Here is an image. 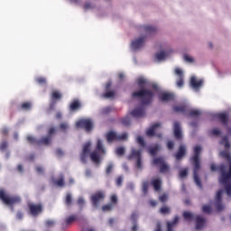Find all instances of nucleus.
Masks as SVG:
<instances>
[{
  "label": "nucleus",
  "instance_id": "nucleus-1",
  "mask_svg": "<svg viewBox=\"0 0 231 231\" xmlns=\"http://www.w3.org/2000/svg\"><path fill=\"white\" fill-rule=\"evenodd\" d=\"M219 144L224 145L226 149L219 152V156L228 162V170L226 171V165L225 163H221L218 166L212 163L210 169L212 172H220L218 183L224 186V190L227 198H231V154L228 151L230 149V140L228 139V135L224 136L220 140Z\"/></svg>",
  "mask_w": 231,
  "mask_h": 231
},
{
  "label": "nucleus",
  "instance_id": "nucleus-2",
  "mask_svg": "<svg viewBox=\"0 0 231 231\" xmlns=\"http://www.w3.org/2000/svg\"><path fill=\"white\" fill-rule=\"evenodd\" d=\"M138 87L140 90L135 91L132 94L133 98H137L143 106H149L152 104V99L154 98V92L145 88L147 84V79L143 78L137 79Z\"/></svg>",
  "mask_w": 231,
  "mask_h": 231
},
{
  "label": "nucleus",
  "instance_id": "nucleus-3",
  "mask_svg": "<svg viewBox=\"0 0 231 231\" xmlns=\"http://www.w3.org/2000/svg\"><path fill=\"white\" fill-rule=\"evenodd\" d=\"M201 151L200 145L195 146L193 148V155L189 158V162L193 166V180L199 189H203V183H201V179L198 174L201 170Z\"/></svg>",
  "mask_w": 231,
  "mask_h": 231
},
{
  "label": "nucleus",
  "instance_id": "nucleus-4",
  "mask_svg": "<svg viewBox=\"0 0 231 231\" xmlns=\"http://www.w3.org/2000/svg\"><path fill=\"white\" fill-rule=\"evenodd\" d=\"M141 31L143 32L144 34L131 42L130 46L133 51H138V50L143 48L148 37L154 35V33L158 32V29L152 25H143L141 26Z\"/></svg>",
  "mask_w": 231,
  "mask_h": 231
},
{
  "label": "nucleus",
  "instance_id": "nucleus-5",
  "mask_svg": "<svg viewBox=\"0 0 231 231\" xmlns=\"http://www.w3.org/2000/svg\"><path fill=\"white\" fill-rule=\"evenodd\" d=\"M0 199L4 205L10 208L11 212H15L14 206L19 205V203H21V197L17 195L10 196L6 194V192H5L3 189H0Z\"/></svg>",
  "mask_w": 231,
  "mask_h": 231
},
{
  "label": "nucleus",
  "instance_id": "nucleus-6",
  "mask_svg": "<svg viewBox=\"0 0 231 231\" xmlns=\"http://www.w3.org/2000/svg\"><path fill=\"white\" fill-rule=\"evenodd\" d=\"M77 129H84L87 133H91L95 129V123L90 118H81L76 122Z\"/></svg>",
  "mask_w": 231,
  "mask_h": 231
},
{
  "label": "nucleus",
  "instance_id": "nucleus-7",
  "mask_svg": "<svg viewBox=\"0 0 231 231\" xmlns=\"http://www.w3.org/2000/svg\"><path fill=\"white\" fill-rule=\"evenodd\" d=\"M55 134H57V128L51 127L46 136H42L41 139H38L37 145H51V140H53V136H55Z\"/></svg>",
  "mask_w": 231,
  "mask_h": 231
},
{
  "label": "nucleus",
  "instance_id": "nucleus-8",
  "mask_svg": "<svg viewBox=\"0 0 231 231\" xmlns=\"http://www.w3.org/2000/svg\"><path fill=\"white\" fill-rule=\"evenodd\" d=\"M152 165H155L156 167H160V172L162 174H165L166 172L171 171V166L167 164L165 162V157L159 156L152 160Z\"/></svg>",
  "mask_w": 231,
  "mask_h": 231
},
{
  "label": "nucleus",
  "instance_id": "nucleus-9",
  "mask_svg": "<svg viewBox=\"0 0 231 231\" xmlns=\"http://www.w3.org/2000/svg\"><path fill=\"white\" fill-rule=\"evenodd\" d=\"M225 192V189H220L217 191V194L215 196V208L218 212H223L225 210V203H223V193Z\"/></svg>",
  "mask_w": 231,
  "mask_h": 231
},
{
  "label": "nucleus",
  "instance_id": "nucleus-10",
  "mask_svg": "<svg viewBox=\"0 0 231 231\" xmlns=\"http://www.w3.org/2000/svg\"><path fill=\"white\" fill-rule=\"evenodd\" d=\"M62 99V94L59 93V91H54L51 94V101L49 105V107L45 110L46 115H51L52 111H55V107L57 106V100Z\"/></svg>",
  "mask_w": 231,
  "mask_h": 231
},
{
  "label": "nucleus",
  "instance_id": "nucleus-11",
  "mask_svg": "<svg viewBox=\"0 0 231 231\" xmlns=\"http://www.w3.org/2000/svg\"><path fill=\"white\" fill-rule=\"evenodd\" d=\"M141 106L134 108L131 112H129L130 116H133V118H135L136 120L140 118H145V116L147 115V112L145 111V106L143 105L142 101Z\"/></svg>",
  "mask_w": 231,
  "mask_h": 231
},
{
  "label": "nucleus",
  "instance_id": "nucleus-12",
  "mask_svg": "<svg viewBox=\"0 0 231 231\" xmlns=\"http://www.w3.org/2000/svg\"><path fill=\"white\" fill-rule=\"evenodd\" d=\"M106 199V194L103 191H97L90 197V203L93 208H98L100 201Z\"/></svg>",
  "mask_w": 231,
  "mask_h": 231
},
{
  "label": "nucleus",
  "instance_id": "nucleus-13",
  "mask_svg": "<svg viewBox=\"0 0 231 231\" xmlns=\"http://www.w3.org/2000/svg\"><path fill=\"white\" fill-rule=\"evenodd\" d=\"M89 154H91V143L88 142L83 145L82 152L79 153V160L83 165L88 163Z\"/></svg>",
  "mask_w": 231,
  "mask_h": 231
},
{
  "label": "nucleus",
  "instance_id": "nucleus-14",
  "mask_svg": "<svg viewBox=\"0 0 231 231\" xmlns=\"http://www.w3.org/2000/svg\"><path fill=\"white\" fill-rule=\"evenodd\" d=\"M75 221H84V217L82 215H70L69 217L65 218L64 222L61 223V230H66L69 225L75 223Z\"/></svg>",
  "mask_w": 231,
  "mask_h": 231
},
{
  "label": "nucleus",
  "instance_id": "nucleus-15",
  "mask_svg": "<svg viewBox=\"0 0 231 231\" xmlns=\"http://www.w3.org/2000/svg\"><path fill=\"white\" fill-rule=\"evenodd\" d=\"M205 81L203 79H199L196 76H192L190 78L189 86L194 89L197 93L203 88V84Z\"/></svg>",
  "mask_w": 231,
  "mask_h": 231
},
{
  "label": "nucleus",
  "instance_id": "nucleus-16",
  "mask_svg": "<svg viewBox=\"0 0 231 231\" xmlns=\"http://www.w3.org/2000/svg\"><path fill=\"white\" fill-rule=\"evenodd\" d=\"M176 162H181L184 156H187V145L180 144L178 151L173 154Z\"/></svg>",
  "mask_w": 231,
  "mask_h": 231
},
{
  "label": "nucleus",
  "instance_id": "nucleus-17",
  "mask_svg": "<svg viewBox=\"0 0 231 231\" xmlns=\"http://www.w3.org/2000/svg\"><path fill=\"white\" fill-rule=\"evenodd\" d=\"M28 207L31 215L33 216V217H37V216H39V214H42V210H44L42 204H29Z\"/></svg>",
  "mask_w": 231,
  "mask_h": 231
},
{
  "label": "nucleus",
  "instance_id": "nucleus-18",
  "mask_svg": "<svg viewBox=\"0 0 231 231\" xmlns=\"http://www.w3.org/2000/svg\"><path fill=\"white\" fill-rule=\"evenodd\" d=\"M173 134L176 140H183V133L181 132V125L180 122H174Z\"/></svg>",
  "mask_w": 231,
  "mask_h": 231
},
{
  "label": "nucleus",
  "instance_id": "nucleus-19",
  "mask_svg": "<svg viewBox=\"0 0 231 231\" xmlns=\"http://www.w3.org/2000/svg\"><path fill=\"white\" fill-rule=\"evenodd\" d=\"M205 225H207V218L203 217V216L199 215L196 217V230H203L205 228Z\"/></svg>",
  "mask_w": 231,
  "mask_h": 231
},
{
  "label": "nucleus",
  "instance_id": "nucleus-20",
  "mask_svg": "<svg viewBox=\"0 0 231 231\" xmlns=\"http://www.w3.org/2000/svg\"><path fill=\"white\" fill-rule=\"evenodd\" d=\"M178 223H180V217L176 215L173 220L166 222V231H174V228L178 226Z\"/></svg>",
  "mask_w": 231,
  "mask_h": 231
},
{
  "label": "nucleus",
  "instance_id": "nucleus-21",
  "mask_svg": "<svg viewBox=\"0 0 231 231\" xmlns=\"http://www.w3.org/2000/svg\"><path fill=\"white\" fill-rule=\"evenodd\" d=\"M119 123L124 125V127H131L133 125V119H131L130 114H126L124 117L119 119Z\"/></svg>",
  "mask_w": 231,
  "mask_h": 231
},
{
  "label": "nucleus",
  "instance_id": "nucleus-22",
  "mask_svg": "<svg viewBox=\"0 0 231 231\" xmlns=\"http://www.w3.org/2000/svg\"><path fill=\"white\" fill-rule=\"evenodd\" d=\"M215 118H217L223 125H228V114L227 113H218L215 114Z\"/></svg>",
  "mask_w": 231,
  "mask_h": 231
},
{
  "label": "nucleus",
  "instance_id": "nucleus-23",
  "mask_svg": "<svg viewBox=\"0 0 231 231\" xmlns=\"http://www.w3.org/2000/svg\"><path fill=\"white\" fill-rule=\"evenodd\" d=\"M90 160L95 165H100L102 163V157H100V153L97 151L90 153Z\"/></svg>",
  "mask_w": 231,
  "mask_h": 231
},
{
  "label": "nucleus",
  "instance_id": "nucleus-24",
  "mask_svg": "<svg viewBox=\"0 0 231 231\" xmlns=\"http://www.w3.org/2000/svg\"><path fill=\"white\" fill-rule=\"evenodd\" d=\"M175 73L179 76V79L176 82V85L179 88H183L185 81L183 80V70L181 69H175Z\"/></svg>",
  "mask_w": 231,
  "mask_h": 231
},
{
  "label": "nucleus",
  "instance_id": "nucleus-25",
  "mask_svg": "<svg viewBox=\"0 0 231 231\" xmlns=\"http://www.w3.org/2000/svg\"><path fill=\"white\" fill-rule=\"evenodd\" d=\"M82 108V104L79 99H74L69 105V111H79V109Z\"/></svg>",
  "mask_w": 231,
  "mask_h": 231
},
{
  "label": "nucleus",
  "instance_id": "nucleus-26",
  "mask_svg": "<svg viewBox=\"0 0 231 231\" xmlns=\"http://www.w3.org/2000/svg\"><path fill=\"white\" fill-rule=\"evenodd\" d=\"M158 127H162V124L156 123V124L152 125V126L146 131V134L148 136L156 135L155 131H156V129H158Z\"/></svg>",
  "mask_w": 231,
  "mask_h": 231
},
{
  "label": "nucleus",
  "instance_id": "nucleus-27",
  "mask_svg": "<svg viewBox=\"0 0 231 231\" xmlns=\"http://www.w3.org/2000/svg\"><path fill=\"white\" fill-rule=\"evenodd\" d=\"M136 158L138 160L139 158H142V151L136 150L134 148L132 149L131 154L128 155L127 160H133Z\"/></svg>",
  "mask_w": 231,
  "mask_h": 231
},
{
  "label": "nucleus",
  "instance_id": "nucleus-28",
  "mask_svg": "<svg viewBox=\"0 0 231 231\" xmlns=\"http://www.w3.org/2000/svg\"><path fill=\"white\" fill-rule=\"evenodd\" d=\"M160 145L159 144H155L152 147H148L146 149L147 152H149V154H151V156H157L158 152L160 151Z\"/></svg>",
  "mask_w": 231,
  "mask_h": 231
},
{
  "label": "nucleus",
  "instance_id": "nucleus-29",
  "mask_svg": "<svg viewBox=\"0 0 231 231\" xmlns=\"http://www.w3.org/2000/svg\"><path fill=\"white\" fill-rule=\"evenodd\" d=\"M162 102H169L174 100V94L164 92L160 97Z\"/></svg>",
  "mask_w": 231,
  "mask_h": 231
},
{
  "label": "nucleus",
  "instance_id": "nucleus-30",
  "mask_svg": "<svg viewBox=\"0 0 231 231\" xmlns=\"http://www.w3.org/2000/svg\"><path fill=\"white\" fill-rule=\"evenodd\" d=\"M184 221H188V223H190V221H194L195 217L191 212L184 211L183 214Z\"/></svg>",
  "mask_w": 231,
  "mask_h": 231
},
{
  "label": "nucleus",
  "instance_id": "nucleus-31",
  "mask_svg": "<svg viewBox=\"0 0 231 231\" xmlns=\"http://www.w3.org/2000/svg\"><path fill=\"white\" fill-rule=\"evenodd\" d=\"M96 150L97 151V152H102V154H106V149H104V143H102V140H97Z\"/></svg>",
  "mask_w": 231,
  "mask_h": 231
},
{
  "label": "nucleus",
  "instance_id": "nucleus-32",
  "mask_svg": "<svg viewBox=\"0 0 231 231\" xmlns=\"http://www.w3.org/2000/svg\"><path fill=\"white\" fill-rule=\"evenodd\" d=\"M166 58H167V53H165V51H161L160 52H157L155 54V59L159 60V62H161L162 60H165Z\"/></svg>",
  "mask_w": 231,
  "mask_h": 231
},
{
  "label": "nucleus",
  "instance_id": "nucleus-33",
  "mask_svg": "<svg viewBox=\"0 0 231 231\" xmlns=\"http://www.w3.org/2000/svg\"><path fill=\"white\" fill-rule=\"evenodd\" d=\"M136 142L140 147H143V149H145L147 147V143H145V139L142 135L137 136Z\"/></svg>",
  "mask_w": 231,
  "mask_h": 231
},
{
  "label": "nucleus",
  "instance_id": "nucleus-34",
  "mask_svg": "<svg viewBox=\"0 0 231 231\" xmlns=\"http://www.w3.org/2000/svg\"><path fill=\"white\" fill-rule=\"evenodd\" d=\"M173 111L175 113H186L187 112V106H173Z\"/></svg>",
  "mask_w": 231,
  "mask_h": 231
},
{
  "label": "nucleus",
  "instance_id": "nucleus-35",
  "mask_svg": "<svg viewBox=\"0 0 231 231\" xmlns=\"http://www.w3.org/2000/svg\"><path fill=\"white\" fill-rule=\"evenodd\" d=\"M154 190H162V180L155 179L152 181Z\"/></svg>",
  "mask_w": 231,
  "mask_h": 231
},
{
  "label": "nucleus",
  "instance_id": "nucleus-36",
  "mask_svg": "<svg viewBox=\"0 0 231 231\" xmlns=\"http://www.w3.org/2000/svg\"><path fill=\"white\" fill-rule=\"evenodd\" d=\"M116 133L110 131L106 134V140L107 142H113V140H116Z\"/></svg>",
  "mask_w": 231,
  "mask_h": 231
},
{
  "label": "nucleus",
  "instance_id": "nucleus-37",
  "mask_svg": "<svg viewBox=\"0 0 231 231\" xmlns=\"http://www.w3.org/2000/svg\"><path fill=\"white\" fill-rule=\"evenodd\" d=\"M65 205L67 207H71L73 205V198L71 197V193H68L65 199Z\"/></svg>",
  "mask_w": 231,
  "mask_h": 231
},
{
  "label": "nucleus",
  "instance_id": "nucleus-38",
  "mask_svg": "<svg viewBox=\"0 0 231 231\" xmlns=\"http://www.w3.org/2000/svg\"><path fill=\"white\" fill-rule=\"evenodd\" d=\"M8 147H9L8 141H3L0 143V152H5V151H8Z\"/></svg>",
  "mask_w": 231,
  "mask_h": 231
},
{
  "label": "nucleus",
  "instance_id": "nucleus-39",
  "mask_svg": "<svg viewBox=\"0 0 231 231\" xmlns=\"http://www.w3.org/2000/svg\"><path fill=\"white\" fill-rule=\"evenodd\" d=\"M160 212L163 216H168L169 214H171V208H169L167 206H164V207L160 208Z\"/></svg>",
  "mask_w": 231,
  "mask_h": 231
},
{
  "label": "nucleus",
  "instance_id": "nucleus-40",
  "mask_svg": "<svg viewBox=\"0 0 231 231\" xmlns=\"http://www.w3.org/2000/svg\"><path fill=\"white\" fill-rule=\"evenodd\" d=\"M77 204L79 205L80 210H82V208H84V205H86V200L84 199V197H79Z\"/></svg>",
  "mask_w": 231,
  "mask_h": 231
},
{
  "label": "nucleus",
  "instance_id": "nucleus-41",
  "mask_svg": "<svg viewBox=\"0 0 231 231\" xmlns=\"http://www.w3.org/2000/svg\"><path fill=\"white\" fill-rule=\"evenodd\" d=\"M27 142H29V143H31L32 145H37V142H39V139H36L35 137L32 136V135H28L26 138Z\"/></svg>",
  "mask_w": 231,
  "mask_h": 231
},
{
  "label": "nucleus",
  "instance_id": "nucleus-42",
  "mask_svg": "<svg viewBox=\"0 0 231 231\" xmlns=\"http://www.w3.org/2000/svg\"><path fill=\"white\" fill-rule=\"evenodd\" d=\"M103 97L104 98H113L115 97V90H106Z\"/></svg>",
  "mask_w": 231,
  "mask_h": 231
},
{
  "label": "nucleus",
  "instance_id": "nucleus-43",
  "mask_svg": "<svg viewBox=\"0 0 231 231\" xmlns=\"http://www.w3.org/2000/svg\"><path fill=\"white\" fill-rule=\"evenodd\" d=\"M21 109H23V111H30V109H32V103L30 102L23 103L21 105Z\"/></svg>",
  "mask_w": 231,
  "mask_h": 231
},
{
  "label": "nucleus",
  "instance_id": "nucleus-44",
  "mask_svg": "<svg viewBox=\"0 0 231 231\" xmlns=\"http://www.w3.org/2000/svg\"><path fill=\"white\" fill-rule=\"evenodd\" d=\"M201 116V112L199 110H191L188 116H189L190 118H194V116Z\"/></svg>",
  "mask_w": 231,
  "mask_h": 231
},
{
  "label": "nucleus",
  "instance_id": "nucleus-45",
  "mask_svg": "<svg viewBox=\"0 0 231 231\" xmlns=\"http://www.w3.org/2000/svg\"><path fill=\"white\" fill-rule=\"evenodd\" d=\"M202 212L204 214H212V208L208 205H204L202 207Z\"/></svg>",
  "mask_w": 231,
  "mask_h": 231
},
{
  "label": "nucleus",
  "instance_id": "nucleus-46",
  "mask_svg": "<svg viewBox=\"0 0 231 231\" xmlns=\"http://www.w3.org/2000/svg\"><path fill=\"white\" fill-rule=\"evenodd\" d=\"M187 176H189V169L184 168L180 171V178L183 179L187 178Z\"/></svg>",
  "mask_w": 231,
  "mask_h": 231
},
{
  "label": "nucleus",
  "instance_id": "nucleus-47",
  "mask_svg": "<svg viewBox=\"0 0 231 231\" xmlns=\"http://www.w3.org/2000/svg\"><path fill=\"white\" fill-rule=\"evenodd\" d=\"M128 139H129V134L127 133H123L122 134H119L116 136V140H119V141H124Z\"/></svg>",
  "mask_w": 231,
  "mask_h": 231
},
{
  "label": "nucleus",
  "instance_id": "nucleus-48",
  "mask_svg": "<svg viewBox=\"0 0 231 231\" xmlns=\"http://www.w3.org/2000/svg\"><path fill=\"white\" fill-rule=\"evenodd\" d=\"M116 154H117V156H124V154H125V148L122 146L116 148Z\"/></svg>",
  "mask_w": 231,
  "mask_h": 231
},
{
  "label": "nucleus",
  "instance_id": "nucleus-49",
  "mask_svg": "<svg viewBox=\"0 0 231 231\" xmlns=\"http://www.w3.org/2000/svg\"><path fill=\"white\" fill-rule=\"evenodd\" d=\"M103 212H111L113 210V204H106L102 207Z\"/></svg>",
  "mask_w": 231,
  "mask_h": 231
},
{
  "label": "nucleus",
  "instance_id": "nucleus-50",
  "mask_svg": "<svg viewBox=\"0 0 231 231\" xmlns=\"http://www.w3.org/2000/svg\"><path fill=\"white\" fill-rule=\"evenodd\" d=\"M58 187H64V174H60V178L56 181Z\"/></svg>",
  "mask_w": 231,
  "mask_h": 231
},
{
  "label": "nucleus",
  "instance_id": "nucleus-51",
  "mask_svg": "<svg viewBox=\"0 0 231 231\" xmlns=\"http://www.w3.org/2000/svg\"><path fill=\"white\" fill-rule=\"evenodd\" d=\"M113 169H115V164H113V162H110L106 167V174H111V172H113Z\"/></svg>",
  "mask_w": 231,
  "mask_h": 231
},
{
  "label": "nucleus",
  "instance_id": "nucleus-52",
  "mask_svg": "<svg viewBox=\"0 0 231 231\" xmlns=\"http://www.w3.org/2000/svg\"><path fill=\"white\" fill-rule=\"evenodd\" d=\"M131 221L133 224H138V222H137L138 221V213H136V212L132 213Z\"/></svg>",
  "mask_w": 231,
  "mask_h": 231
},
{
  "label": "nucleus",
  "instance_id": "nucleus-53",
  "mask_svg": "<svg viewBox=\"0 0 231 231\" xmlns=\"http://www.w3.org/2000/svg\"><path fill=\"white\" fill-rule=\"evenodd\" d=\"M143 193L144 196L149 192V182L145 181L143 183Z\"/></svg>",
  "mask_w": 231,
  "mask_h": 231
},
{
  "label": "nucleus",
  "instance_id": "nucleus-54",
  "mask_svg": "<svg viewBox=\"0 0 231 231\" xmlns=\"http://www.w3.org/2000/svg\"><path fill=\"white\" fill-rule=\"evenodd\" d=\"M60 131H62L63 133H66V131H68V129H69V125L67 123H61L60 125Z\"/></svg>",
  "mask_w": 231,
  "mask_h": 231
},
{
  "label": "nucleus",
  "instance_id": "nucleus-55",
  "mask_svg": "<svg viewBox=\"0 0 231 231\" xmlns=\"http://www.w3.org/2000/svg\"><path fill=\"white\" fill-rule=\"evenodd\" d=\"M111 111H113V108L111 106L104 107L101 110V115H109V113H111Z\"/></svg>",
  "mask_w": 231,
  "mask_h": 231
},
{
  "label": "nucleus",
  "instance_id": "nucleus-56",
  "mask_svg": "<svg viewBox=\"0 0 231 231\" xmlns=\"http://www.w3.org/2000/svg\"><path fill=\"white\" fill-rule=\"evenodd\" d=\"M210 134L212 136H221V130H217V128H214L211 130Z\"/></svg>",
  "mask_w": 231,
  "mask_h": 231
},
{
  "label": "nucleus",
  "instance_id": "nucleus-57",
  "mask_svg": "<svg viewBox=\"0 0 231 231\" xmlns=\"http://www.w3.org/2000/svg\"><path fill=\"white\" fill-rule=\"evenodd\" d=\"M1 134L3 136H8V133H10V130H8L7 127H4L2 130H0Z\"/></svg>",
  "mask_w": 231,
  "mask_h": 231
},
{
  "label": "nucleus",
  "instance_id": "nucleus-58",
  "mask_svg": "<svg viewBox=\"0 0 231 231\" xmlns=\"http://www.w3.org/2000/svg\"><path fill=\"white\" fill-rule=\"evenodd\" d=\"M184 60L186 62H194V58L189 56V54H184Z\"/></svg>",
  "mask_w": 231,
  "mask_h": 231
},
{
  "label": "nucleus",
  "instance_id": "nucleus-59",
  "mask_svg": "<svg viewBox=\"0 0 231 231\" xmlns=\"http://www.w3.org/2000/svg\"><path fill=\"white\" fill-rule=\"evenodd\" d=\"M95 8V5H91V3H87L84 5V10H93Z\"/></svg>",
  "mask_w": 231,
  "mask_h": 231
},
{
  "label": "nucleus",
  "instance_id": "nucleus-60",
  "mask_svg": "<svg viewBox=\"0 0 231 231\" xmlns=\"http://www.w3.org/2000/svg\"><path fill=\"white\" fill-rule=\"evenodd\" d=\"M136 167H137V169H143V165L142 164V157L137 159V161H136Z\"/></svg>",
  "mask_w": 231,
  "mask_h": 231
},
{
  "label": "nucleus",
  "instance_id": "nucleus-61",
  "mask_svg": "<svg viewBox=\"0 0 231 231\" xmlns=\"http://www.w3.org/2000/svg\"><path fill=\"white\" fill-rule=\"evenodd\" d=\"M167 148L169 149V151H172L174 149V143L172 141H169L167 143Z\"/></svg>",
  "mask_w": 231,
  "mask_h": 231
},
{
  "label": "nucleus",
  "instance_id": "nucleus-62",
  "mask_svg": "<svg viewBox=\"0 0 231 231\" xmlns=\"http://www.w3.org/2000/svg\"><path fill=\"white\" fill-rule=\"evenodd\" d=\"M36 172L38 174H44V168L42 166H36Z\"/></svg>",
  "mask_w": 231,
  "mask_h": 231
},
{
  "label": "nucleus",
  "instance_id": "nucleus-63",
  "mask_svg": "<svg viewBox=\"0 0 231 231\" xmlns=\"http://www.w3.org/2000/svg\"><path fill=\"white\" fill-rule=\"evenodd\" d=\"M36 82H38V84H46V79L45 78L40 77L36 79Z\"/></svg>",
  "mask_w": 231,
  "mask_h": 231
},
{
  "label": "nucleus",
  "instance_id": "nucleus-64",
  "mask_svg": "<svg viewBox=\"0 0 231 231\" xmlns=\"http://www.w3.org/2000/svg\"><path fill=\"white\" fill-rule=\"evenodd\" d=\"M154 231H162V222H157Z\"/></svg>",
  "mask_w": 231,
  "mask_h": 231
}]
</instances>
